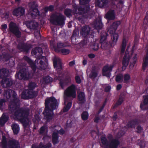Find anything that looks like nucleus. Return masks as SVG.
I'll return each instance as SVG.
<instances>
[{
  "label": "nucleus",
  "instance_id": "dca6fc26",
  "mask_svg": "<svg viewBox=\"0 0 148 148\" xmlns=\"http://www.w3.org/2000/svg\"><path fill=\"white\" fill-rule=\"evenodd\" d=\"M20 148V144L18 141L13 139L9 140L8 142L7 148Z\"/></svg>",
  "mask_w": 148,
  "mask_h": 148
},
{
  "label": "nucleus",
  "instance_id": "e2e57ef3",
  "mask_svg": "<svg viewBox=\"0 0 148 148\" xmlns=\"http://www.w3.org/2000/svg\"><path fill=\"white\" fill-rule=\"evenodd\" d=\"M75 79L77 83L80 84L82 82V80L80 77L79 75H77L75 76Z\"/></svg>",
  "mask_w": 148,
  "mask_h": 148
},
{
  "label": "nucleus",
  "instance_id": "6ab92c4d",
  "mask_svg": "<svg viewBox=\"0 0 148 148\" xmlns=\"http://www.w3.org/2000/svg\"><path fill=\"white\" fill-rule=\"evenodd\" d=\"M130 60V56L128 54H127L125 53L123 57L122 64L123 66L122 68L123 71L125 70L126 67L128 65Z\"/></svg>",
  "mask_w": 148,
  "mask_h": 148
},
{
  "label": "nucleus",
  "instance_id": "a19ab883",
  "mask_svg": "<svg viewBox=\"0 0 148 148\" xmlns=\"http://www.w3.org/2000/svg\"><path fill=\"white\" fill-rule=\"evenodd\" d=\"M101 141L103 145L106 146L104 148H108V146L109 145V143L106 137L102 136L101 139Z\"/></svg>",
  "mask_w": 148,
  "mask_h": 148
},
{
  "label": "nucleus",
  "instance_id": "a18cd8bd",
  "mask_svg": "<svg viewBox=\"0 0 148 148\" xmlns=\"http://www.w3.org/2000/svg\"><path fill=\"white\" fill-rule=\"evenodd\" d=\"M137 54H134L132 59V61L130 62V66H132L133 67L134 66L135 64L136 63L137 60Z\"/></svg>",
  "mask_w": 148,
  "mask_h": 148
},
{
  "label": "nucleus",
  "instance_id": "412c9836",
  "mask_svg": "<svg viewBox=\"0 0 148 148\" xmlns=\"http://www.w3.org/2000/svg\"><path fill=\"white\" fill-rule=\"evenodd\" d=\"M144 99L143 102L141 103L140 107L142 110L148 109V95H145L143 96Z\"/></svg>",
  "mask_w": 148,
  "mask_h": 148
},
{
  "label": "nucleus",
  "instance_id": "49530a36",
  "mask_svg": "<svg viewBox=\"0 0 148 148\" xmlns=\"http://www.w3.org/2000/svg\"><path fill=\"white\" fill-rule=\"evenodd\" d=\"M54 7L53 5H50L49 6H46L44 9V10L45 12L47 13L48 11L50 12H52L54 10Z\"/></svg>",
  "mask_w": 148,
  "mask_h": 148
},
{
  "label": "nucleus",
  "instance_id": "0eeeda50",
  "mask_svg": "<svg viewBox=\"0 0 148 148\" xmlns=\"http://www.w3.org/2000/svg\"><path fill=\"white\" fill-rule=\"evenodd\" d=\"M78 12H80V14H77L82 15L81 16L79 17L78 18V20L82 21H84V18H90L91 17V15L90 14V8L89 6H85L84 7L79 6Z\"/></svg>",
  "mask_w": 148,
  "mask_h": 148
},
{
  "label": "nucleus",
  "instance_id": "aec40b11",
  "mask_svg": "<svg viewBox=\"0 0 148 148\" xmlns=\"http://www.w3.org/2000/svg\"><path fill=\"white\" fill-rule=\"evenodd\" d=\"M26 26L31 29L35 30L37 29L38 23L37 22L33 21H28L27 22Z\"/></svg>",
  "mask_w": 148,
  "mask_h": 148
},
{
  "label": "nucleus",
  "instance_id": "1a4fd4ad",
  "mask_svg": "<svg viewBox=\"0 0 148 148\" xmlns=\"http://www.w3.org/2000/svg\"><path fill=\"white\" fill-rule=\"evenodd\" d=\"M42 58L44 60V61H43L42 60H40L39 61L40 65L38 66L37 67H36L35 64L34 63L33 61L32 63L29 64L32 70L34 72L36 71V68L40 70H45L47 68L48 64V60L45 57Z\"/></svg>",
  "mask_w": 148,
  "mask_h": 148
},
{
  "label": "nucleus",
  "instance_id": "9d476101",
  "mask_svg": "<svg viewBox=\"0 0 148 148\" xmlns=\"http://www.w3.org/2000/svg\"><path fill=\"white\" fill-rule=\"evenodd\" d=\"M9 29L10 32L14 34L17 38H19L21 37V32L16 23L13 22H10L9 25Z\"/></svg>",
  "mask_w": 148,
  "mask_h": 148
},
{
  "label": "nucleus",
  "instance_id": "052dcab7",
  "mask_svg": "<svg viewBox=\"0 0 148 148\" xmlns=\"http://www.w3.org/2000/svg\"><path fill=\"white\" fill-rule=\"evenodd\" d=\"M137 131H136V132L138 133H140L142 132L143 130V128L140 125H138L136 128Z\"/></svg>",
  "mask_w": 148,
  "mask_h": 148
},
{
  "label": "nucleus",
  "instance_id": "39448f33",
  "mask_svg": "<svg viewBox=\"0 0 148 148\" xmlns=\"http://www.w3.org/2000/svg\"><path fill=\"white\" fill-rule=\"evenodd\" d=\"M18 67L20 69V70L19 72L16 73L15 74L16 79L19 80H27L30 77V73L24 64L19 63L18 64Z\"/></svg>",
  "mask_w": 148,
  "mask_h": 148
},
{
  "label": "nucleus",
  "instance_id": "9b49d317",
  "mask_svg": "<svg viewBox=\"0 0 148 148\" xmlns=\"http://www.w3.org/2000/svg\"><path fill=\"white\" fill-rule=\"evenodd\" d=\"M113 67V65H111L110 66H108V65L104 66L102 69L103 75L110 77L111 75L110 72L112 71Z\"/></svg>",
  "mask_w": 148,
  "mask_h": 148
},
{
  "label": "nucleus",
  "instance_id": "cd10ccee",
  "mask_svg": "<svg viewBox=\"0 0 148 148\" xmlns=\"http://www.w3.org/2000/svg\"><path fill=\"white\" fill-rule=\"evenodd\" d=\"M59 136L58 133L53 132L52 134V142L54 145H55L59 142Z\"/></svg>",
  "mask_w": 148,
  "mask_h": 148
},
{
  "label": "nucleus",
  "instance_id": "0e129e2a",
  "mask_svg": "<svg viewBox=\"0 0 148 148\" xmlns=\"http://www.w3.org/2000/svg\"><path fill=\"white\" fill-rule=\"evenodd\" d=\"M46 127L43 125L41 127L39 133L40 134H42L45 132Z\"/></svg>",
  "mask_w": 148,
  "mask_h": 148
},
{
  "label": "nucleus",
  "instance_id": "f8f14e48",
  "mask_svg": "<svg viewBox=\"0 0 148 148\" xmlns=\"http://www.w3.org/2000/svg\"><path fill=\"white\" fill-rule=\"evenodd\" d=\"M38 7V5L34 2H33L32 5L30 7V10H32L33 12L31 13V15L33 18H35L37 16H40V11L37 8Z\"/></svg>",
  "mask_w": 148,
  "mask_h": 148
},
{
  "label": "nucleus",
  "instance_id": "864d4df0",
  "mask_svg": "<svg viewBox=\"0 0 148 148\" xmlns=\"http://www.w3.org/2000/svg\"><path fill=\"white\" fill-rule=\"evenodd\" d=\"M87 43V37L85 38L83 40L81 41L79 43V46L81 47H83L84 46L86 45Z\"/></svg>",
  "mask_w": 148,
  "mask_h": 148
},
{
  "label": "nucleus",
  "instance_id": "393cba45",
  "mask_svg": "<svg viewBox=\"0 0 148 148\" xmlns=\"http://www.w3.org/2000/svg\"><path fill=\"white\" fill-rule=\"evenodd\" d=\"M68 46V45L66 42H59L57 43V46L54 47V48L55 52L59 53L61 50L60 49Z\"/></svg>",
  "mask_w": 148,
  "mask_h": 148
},
{
  "label": "nucleus",
  "instance_id": "2eb2a0df",
  "mask_svg": "<svg viewBox=\"0 0 148 148\" xmlns=\"http://www.w3.org/2000/svg\"><path fill=\"white\" fill-rule=\"evenodd\" d=\"M140 122V121L138 119H132L128 122L127 125L125 127L128 129L135 128L136 125H138Z\"/></svg>",
  "mask_w": 148,
  "mask_h": 148
},
{
  "label": "nucleus",
  "instance_id": "7ed1b4c3",
  "mask_svg": "<svg viewBox=\"0 0 148 148\" xmlns=\"http://www.w3.org/2000/svg\"><path fill=\"white\" fill-rule=\"evenodd\" d=\"M17 94L15 91L10 89H7L4 90L3 92L4 98L7 100L10 99L12 96L13 99L11 100L10 104L9 106V108L11 110L16 109L18 107L20 106V101L16 97Z\"/></svg>",
  "mask_w": 148,
  "mask_h": 148
},
{
  "label": "nucleus",
  "instance_id": "09e8293b",
  "mask_svg": "<svg viewBox=\"0 0 148 148\" xmlns=\"http://www.w3.org/2000/svg\"><path fill=\"white\" fill-rule=\"evenodd\" d=\"M123 76L122 74L117 75L116 77L115 80L118 82H122L123 81Z\"/></svg>",
  "mask_w": 148,
  "mask_h": 148
},
{
  "label": "nucleus",
  "instance_id": "79ce46f5",
  "mask_svg": "<svg viewBox=\"0 0 148 148\" xmlns=\"http://www.w3.org/2000/svg\"><path fill=\"white\" fill-rule=\"evenodd\" d=\"M21 97L24 99H27L29 98L28 94V90H23L21 94Z\"/></svg>",
  "mask_w": 148,
  "mask_h": 148
},
{
  "label": "nucleus",
  "instance_id": "4d7b16f0",
  "mask_svg": "<svg viewBox=\"0 0 148 148\" xmlns=\"http://www.w3.org/2000/svg\"><path fill=\"white\" fill-rule=\"evenodd\" d=\"M77 32L75 30L73 31L72 36L71 37V39L72 41L75 39L76 40V37L77 36Z\"/></svg>",
  "mask_w": 148,
  "mask_h": 148
},
{
  "label": "nucleus",
  "instance_id": "473e14b6",
  "mask_svg": "<svg viewBox=\"0 0 148 148\" xmlns=\"http://www.w3.org/2000/svg\"><path fill=\"white\" fill-rule=\"evenodd\" d=\"M31 53L34 55H36L38 53V55H41L43 53L42 49L41 47H36L32 49Z\"/></svg>",
  "mask_w": 148,
  "mask_h": 148
},
{
  "label": "nucleus",
  "instance_id": "f03ea898",
  "mask_svg": "<svg viewBox=\"0 0 148 148\" xmlns=\"http://www.w3.org/2000/svg\"><path fill=\"white\" fill-rule=\"evenodd\" d=\"M45 108L42 114L45 119L49 122L53 118V110L58 108V103L57 100L53 97H47L45 100Z\"/></svg>",
  "mask_w": 148,
  "mask_h": 148
},
{
  "label": "nucleus",
  "instance_id": "5701e85b",
  "mask_svg": "<svg viewBox=\"0 0 148 148\" xmlns=\"http://www.w3.org/2000/svg\"><path fill=\"white\" fill-rule=\"evenodd\" d=\"M105 18L108 20H113L115 18L114 11L113 10H109L106 13Z\"/></svg>",
  "mask_w": 148,
  "mask_h": 148
},
{
  "label": "nucleus",
  "instance_id": "a211bd4d",
  "mask_svg": "<svg viewBox=\"0 0 148 148\" xmlns=\"http://www.w3.org/2000/svg\"><path fill=\"white\" fill-rule=\"evenodd\" d=\"M53 66L56 68L58 73H60L62 70V64L61 61L59 58H55L53 60Z\"/></svg>",
  "mask_w": 148,
  "mask_h": 148
},
{
  "label": "nucleus",
  "instance_id": "680f3d73",
  "mask_svg": "<svg viewBox=\"0 0 148 148\" xmlns=\"http://www.w3.org/2000/svg\"><path fill=\"white\" fill-rule=\"evenodd\" d=\"M6 102V101L4 99H0V109L2 108L3 105Z\"/></svg>",
  "mask_w": 148,
  "mask_h": 148
},
{
  "label": "nucleus",
  "instance_id": "b1692460",
  "mask_svg": "<svg viewBox=\"0 0 148 148\" xmlns=\"http://www.w3.org/2000/svg\"><path fill=\"white\" fill-rule=\"evenodd\" d=\"M93 26L94 28L98 30L101 29L103 27V24L102 22L101 19L99 18L95 21Z\"/></svg>",
  "mask_w": 148,
  "mask_h": 148
},
{
  "label": "nucleus",
  "instance_id": "13d9d810",
  "mask_svg": "<svg viewBox=\"0 0 148 148\" xmlns=\"http://www.w3.org/2000/svg\"><path fill=\"white\" fill-rule=\"evenodd\" d=\"M79 6L76 5H74L73 6V8L74 10V13L75 14H80L79 12H78L77 10L78 9Z\"/></svg>",
  "mask_w": 148,
  "mask_h": 148
},
{
  "label": "nucleus",
  "instance_id": "f257e3e1",
  "mask_svg": "<svg viewBox=\"0 0 148 148\" xmlns=\"http://www.w3.org/2000/svg\"><path fill=\"white\" fill-rule=\"evenodd\" d=\"M120 23L119 22H114L110 26L107 32L105 31L102 32L101 35V38L100 40V43L102 49H107L112 46L111 43L107 41L106 40L107 37L108 36V32L110 34L113 45L116 44L119 37V35L118 34L115 33V32Z\"/></svg>",
  "mask_w": 148,
  "mask_h": 148
},
{
  "label": "nucleus",
  "instance_id": "3c124183",
  "mask_svg": "<svg viewBox=\"0 0 148 148\" xmlns=\"http://www.w3.org/2000/svg\"><path fill=\"white\" fill-rule=\"evenodd\" d=\"M70 52V50L69 49H61L59 53L64 55H66L69 54Z\"/></svg>",
  "mask_w": 148,
  "mask_h": 148
},
{
  "label": "nucleus",
  "instance_id": "4be33fe9",
  "mask_svg": "<svg viewBox=\"0 0 148 148\" xmlns=\"http://www.w3.org/2000/svg\"><path fill=\"white\" fill-rule=\"evenodd\" d=\"M90 31V27L88 26H84L82 28L80 34L84 38H86Z\"/></svg>",
  "mask_w": 148,
  "mask_h": 148
},
{
  "label": "nucleus",
  "instance_id": "c756f323",
  "mask_svg": "<svg viewBox=\"0 0 148 148\" xmlns=\"http://www.w3.org/2000/svg\"><path fill=\"white\" fill-rule=\"evenodd\" d=\"M77 98L80 103H84L86 101L85 95L84 92H80L77 96Z\"/></svg>",
  "mask_w": 148,
  "mask_h": 148
},
{
  "label": "nucleus",
  "instance_id": "ea45409f",
  "mask_svg": "<svg viewBox=\"0 0 148 148\" xmlns=\"http://www.w3.org/2000/svg\"><path fill=\"white\" fill-rule=\"evenodd\" d=\"M125 96L123 95H121L119 99L115 105V107H117L120 105L123 101L125 99Z\"/></svg>",
  "mask_w": 148,
  "mask_h": 148
},
{
  "label": "nucleus",
  "instance_id": "c03bdc74",
  "mask_svg": "<svg viewBox=\"0 0 148 148\" xmlns=\"http://www.w3.org/2000/svg\"><path fill=\"white\" fill-rule=\"evenodd\" d=\"M89 114L88 112L86 111H83L81 114V118L82 120L86 121L88 119Z\"/></svg>",
  "mask_w": 148,
  "mask_h": 148
},
{
  "label": "nucleus",
  "instance_id": "4468645a",
  "mask_svg": "<svg viewBox=\"0 0 148 148\" xmlns=\"http://www.w3.org/2000/svg\"><path fill=\"white\" fill-rule=\"evenodd\" d=\"M14 81L10 78H5L1 81V84L4 87H9L14 84Z\"/></svg>",
  "mask_w": 148,
  "mask_h": 148
},
{
  "label": "nucleus",
  "instance_id": "37998d69",
  "mask_svg": "<svg viewBox=\"0 0 148 148\" xmlns=\"http://www.w3.org/2000/svg\"><path fill=\"white\" fill-rule=\"evenodd\" d=\"M43 81L45 84L50 83L53 81V78L49 75L43 78Z\"/></svg>",
  "mask_w": 148,
  "mask_h": 148
},
{
  "label": "nucleus",
  "instance_id": "603ef678",
  "mask_svg": "<svg viewBox=\"0 0 148 148\" xmlns=\"http://www.w3.org/2000/svg\"><path fill=\"white\" fill-rule=\"evenodd\" d=\"M40 146L41 148H50L52 146L51 143L49 142L46 145H43L42 142L40 143Z\"/></svg>",
  "mask_w": 148,
  "mask_h": 148
},
{
  "label": "nucleus",
  "instance_id": "ddd939ff",
  "mask_svg": "<svg viewBox=\"0 0 148 148\" xmlns=\"http://www.w3.org/2000/svg\"><path fill=\"white\" fill-rule=\"evenodd\" d=\"M17 47L18 49L21 50V51L28 53L29 49L31 48V45L30 44L20 42L18 44Z\"/></svg>",
  "mask_w": 148,
  "mask_h": 148
},
{
  "label": "nucleus",
  "instance_id": "774afa93",
  "mask_svg": "<svg viewBox=\"0 0 148 148\" xmlns=\"http://www.w3.org/2000/svg\"><path fill=\"white\" fill-rule=\"evenodd\" d=\"M64 81H65V82H66L67 84L68 83L71 82V79L70 77H66Z\"/></svg>",
  "mask_w": 148,
  "mask_h": 148
},
{
  "label": "nucleus",
  "instance_id": "338daca9",
  "mask_svg": "<svg viewBox=\"0 0 148 148\" xmlns=\"http://www.w3.org/2000/svg\"><path fill=\"white\" fill-rule=\"evenodd\" d=\"M90 0H79L80 3L81 5H85L88 3Z\"/></svg>",
  "mask_w": 148,
  "mask_h": 148
},
{
  "label": "nucleus",
  "instance_id": "c85d7f7f",
  "mask_svg": "<svg viewBox=\"0 0 148 148\" xmlns=\"http://www.w3.org/2000/svg\"><path fill=\"white\" fill-rule=\"evenodd\" d=\"M119 141L117 139H113L110 142L109 145V148H118L120 144Z\"/></svg>",
  "mask_w": 148,
  "mask_h": 148
},
{
  "label": "nucleus",
  "instance_id": "bf43d9fd",
  "mask_svg": "<svg viewBox=\"0 0 148 148\" xmlns=\"http://www.w3.org/2000/svg\"><path fill=\"white\" fill-rule=\"evenodd\" d=\"M60 85L62 89L64 88V86L66 85L67 84L64 80H60L59 82Z\"/></svg>",
  "mask_w": 148,
  "mask_h": 148
},
{
  "label": "nucleus",
  "instance_id": "a878e982",
  "mask_svg": "<svg viewBox=\"0 0 148 148\" xmlns=\"http://www.w3.org/2000/svg\"><path fill=\"white\" fill-rule=\"evenodd\" d=\"M108 3V0H96L95 5L100 8L106 7Z\"/></svg>",
  "mask_w": 148,
  "mask_h": 148
},
{
  "label": "nucleus",
  "instance_id": "bb28decb",
  "mask_svg": "<svg viewBox=\"0 0 148 148\" xmlns=\"http://www.w3.org/2000/svg\"><path fill=\"white\" fill-rule=\"evenodd\" d=\"M9 75V72L8 70L3 68L0 70V77L2 79L7 78Z\"/></svg>",
  "mask_w": 148,
  "mask_h": 148
},
{
  "label": "nucleus",
  "instance_id": "e433bc0d",
  "mask_svg": "<svg viewBox=\"0 0 148 148\" xmlns=\"http://www.w3.org/2000/svg\"><path fill=\"white\" fill-rule=\"evenodd\" d=\"M148 65V55L146 54V55L144 59L142 64V69L145 71L146 68Z\"/></svg>",
  "mask_w": 148,
  "mask_h": 148
},
{
  "label": "nucleus",
  "instance_id": "6e6552de",
  "mask_svg": "<svg viewBox=\"0 0 148 148\" xmlns=\"http://www.w3.org/2000/svg\"><path fill=\"white\" fill-rule=\"evenodd\" d=\"M77 87L75 85L72 84L65 90L64 97L65 101L69 98H75L76 96Z\"/></svg>",
  "mask_w": 148,
  "mask_h": 148
},
{
  "label": "nucleus",
  "instance_id": "423d86ee",
  "mask_svg": "<svg viewBox=\"0 0 148 148\" xmlns=\"http://www.w3.org/2000/svg\"><path fill=\"white\" fill-rule=\"evenodd\" d=\"M66 18L61 14L55 13L50 16V21L54 25H62L65 24Z\"/></svg>",
  "mask_w": 148,
  "mask_h": 148
},
{
  "label": "nucleus",
  "instance_id": "72a5a7b5",
  "mask_svg": "<svg viewBox=\"0 0 148 148\" xmlns=\"http://www.w3.org/2000/svg\"><path fill=\"white\" fill-rule=\"evenodd\" d=\"M9 117L3 113L0 118V125H4L8 120Z\"/></svg>",
  "mask_w": 148,
  "mask_h": 148
},
{
  "label": "nucleus",
  "instance_id": "58836bf2",
  "mask_svg": "<svg viewBox=\"0 0 148 148\" xmlns=\"http://www.w3.org/2000/svg\"><path fill=\"white\" fill-rule=\"evenodd\" d=\"M8 142L6 137L5 136H3L1 142L2 148H7Z\"/></svg>",
  "mask_w": 148,
  "mask_h": 148
},
{
  "label": "nucleus",
  "instance_id": "c9c22d12",
  "mask_svg": "<svg viewBox=\"0 0 148 148\" xmlns=\"http://www.w3.org/2000/svg\"><path fill=\"white\" fill-rule=\"evenodd\" d=\"M28 94L29 98H33L37 96L38 92L34 91L33 90H28Z\"/></svg>",
  "mask_w": 148,
  "mask_h": 148
},
{
  "label": "nucleus",
  "instance_id": "de8ad7c7",
  "mask_svg": "<svg viewBox=\"0 0 148 148\" xmlns=\"http://www.w3.org/2000/svg\"><path fill=\"white\" fill-rule=\"evenodd\" d=\"M124 78V83H127L129 82V81L131 78V77L130 74H125L123 76Z\"/></svg>",
  "mask_w": 148,
  "mask_h": 148
},
{
  "label": "nucleus",
  "instance_id": "20e7f679",
  "mask_svg": "<svg viewBox=\"0 0 148 148\" xmlns=\"http://www.w3.org/2000/svg\"><path fill=\"white\" fill-rule=\"evenodd\" d=\"M29 111L23 108L16 110L14 114V115L18 119L25 127H26L29 125Z\"/></svg>",
  "mask_w": 148,
  "mask_h": 148
},
{
  "label": "nucleus",
  "instance_id": "2f4dec72",
  "mask_svg": "<svg viewBox=\"0 0 148 148\" xmlns=\"http://www.w3.org/2000/svg\"><path fill=\"white\" fill-rule=\"evenodd\" d=\"M127 42L128 40H127L126 38L124 37L121 45V53H124L127 45Z\"/></svg>",
  "mask_w": 148,
  "mask_h": 148
},
{
  "label": "nucleus",
  "instance_id": "7c9ffc66",
  "mask_svg": "<svg viewBox=\"0 0 148 148\" xmlns=\"http://www.w3.org/2000/svg\"><path fill=\"white\" fill-rule=\"evenodd\" d=\"M11 127L14 134H17L19 132L20 130V127L16 123L12 124L11 125Z\"/></svg>",
  "mask_w": 148,
  "mask_h": 148
},
{
  "label": "nucleus",
  "instance_id": "8fccbe9b",
  "mask_svg": "<svg viewBox=\"0 0 148 148\" xmlns=\"http://www.w3.org/2000/svg\"><path fill=\"white\" fill-rule=\"evenodd\" d=\"M2 57L6 61L8 60L11 58V56L9 54L6 53H3Z\"/></svg>",
  "mask_w": 148,
  "mask_h": 148
},
{
  "label": "nucleus",
  "instance_id": "f3484780",
  "mask_svg": "<svg viewBox=\"0 0 148 148\" xmlns=\"http://www.w3.org/2000/svg\"><path fill=\"white\" fill-rule=\"evenodd\" d=\"M25 9L22 7H19L16 8L13 10L12 14L16 16H23L25 14Z\"/></svg>",
  "mask_w": 148,
  "mask_h": 148
},
{
  "label": "nucleus",
  "instance_id": "6e6d98bb",
  "mask_svg": "<svg viewBox=\"0 0 148 148\" xmlns=\"http://www.w3.org/2000/svg\"><path fill=\"white\" fill-rule=\"evenodd\" d=\"M36 86V84L34 82H30L29 85L28 90H33Z\"/></svg>",
  "mask_w": 148,
  "mask_h": 148
},
{
  "label": "nucleus",
  "instance_id": "69168bd1",
  "mask_svg": "<svg viewBox=\"0 0 148 148\" xmlns=\"http://www.w3.org/2000/svg\"><path fill=\"white\" fill-rule=\"evenodd\" d=\"M23 58L29 64L32 62V60L27 56H25L23 57Z\"/></svg>",
  "mask_w": 148,
  "mask_h": 148
},
{
  "label": "nucleus",
  "instance_id": "5fc2aeb1",
  "mask_svg": "<svg viewBox=\"0 0 148 148\" xmlns=\"http://www.w3.org/2000/svg\"><path fill=\"white\" fill-rule=\"evenodd\" d=\"M91 47L94 51H97L98 50L99 48V45L98 43L95 42L93 44Z\"/></svg>",
  "mask_w": 148,
  "mask_h": 148
},
{
  "label": "nucleus",
  "instance_id": "f704fd0d",
  "mask_svg": "<svg viewBox=\"0 0 148 148\" xmlns=\"http://www.w3.org/2000/svg\"><path fill=\"white\" fill-rule=\"evenodd\" d=\"M98 75V71L96 70L95 67L92 68V70L90 74L89 75V77L90 78H95Z\"/></svg>",
  "mask_w": 148,
  "mask_h": 148
},
{
  "label": "nucleus",
  "instance_id": "4c0bfd02",
  "mask_svg": "<svg viewBox=\"0 0 148 148\" xmlns=\"http://www.w3.org/2000/svg\"><path fill=\"white\" fill-rule=\"evenodd\" d=\"M73 10L70 8H67L65 9L64 11V14L68 18H70L72 16Z\"/></svg>",
  "mask_w": 148,
  "mask_h": 148
}]
</instances>
